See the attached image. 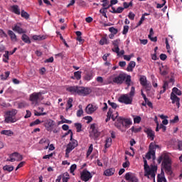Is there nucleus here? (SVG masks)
<instances>
[{
  "mask_svg": "<svg viewBox=\"0 0 182 182\" xmlns=\"http://www.w3.org/2000/svg\"><path fill=\"white\" fill-rule=\"evenodd\" d=\"M161 166L164 168L166 174L171 176L173 174V171H171V159H170L168 154L164 153L159 156L157 159L158 164H161Z\"/></svg>",
  "mask_w": 182,
  "mask_h": 182,
  "instance_id": "1",
  "label": "nucleus"
},
{
  "mask_svg": "<svg viewBox=\"0 0 182 182\" xmlns=\"http://www.w3.org/2000/svg\"><path fill=\"white\" fill-rule=\"evenodd\" d=\"M144 176L145 177H149L151 176V178H154V180L156 178V171H157V166H149L147 164V160L144 158Z\"/></svg>",
  "mask_w": 182,
  "mask_h": 182,
  "instance_id": "2",
  "label": "nucleus"
},
{
  "mask_svg": "<svg viewBox=\"0 0 182 182\" xmlns=\"http://www.w3.org/2000/svg\"><path fill=\"white\" fill-rule=\"evenodd\" d=\"M112 80L114 83H116L117 85H123V82L125 80V83L129 87L130 86V83H132V76L127 75L126 73H120L114 77Z\"/></svg>",
  "mask_w": 182,
  "mask_h": 182,
  "instance_id": "3",
  "label": "nucleus"
},
{
  "mask_svg": "<svg viewBox=\"0 0 182 182\" xmlns=\"http://www.w3.org/2000/svg\"><path fill=\"white\" fill-rule=\"evenodd\" d=\"M18 114V110L16 109H11L9 111H7L5 113L4 115V122L9 124V123H16V122H18V119L15 117L16 114Z\"/></svg>",
  "mask_w": 182,
  "mask_h": 182,
  "instance_id": "4",
  "label": "nucleus"
},
{
  "mask_svg": "<svg viewBox=\"0 0 182 182\" xmlns=\"http://www.w3.org/2000/svg\"><path fill=\"white\" fill-rule=\"evenodd\" d=\"M132 123V120H130V119H126L122 117H119L114 123V126L117 127V129H122V127H125V129H129Z\"/></svg>",
  "mask_w": 182,
  "mask_h": 182,
  "instance_id": "5",
  "label": "nucleus"
},
{
  "mask_svg": "<svg viewBox=\"0 0 182 182\" xmlns=\"http://www.w3.org/2000/svg\"><path fill=\"white\" fill-rule=\"evenodd\" d=\"M123 6H119L117 9L114 7H112V10L109 11L111 14H122L124 9H127L129 6H133V0H131L129 3L124 1L123 3Z\"/></svg>",
  "mask_w": 182,
  "mask_h": 182,
  "instance_id": "6",
  "label": "nucleus"
},
{
  "mask_svg": "<svg viewBox=\"0 0 182 182\" xmlns=\"http://www.w3.org/2000/svg\"><path fill=\"white\" fill-rule=\"evenodd\" d=\"M29 100L31 102L32 105H38L41 100H43L42 92H33L31 95H30Z\"/></svg>",
  "mask_w": 182,
  "mask_h": 182,
  "instance_id": "7",
  "label": "nucleus"
},
{
  "mask_svg": "<svg viewBox=\"0 0 182 182\" xmlns=\"http://www.w3.org/2000/svg\"><path fill=\"white\" fill-rule=\"evenodd\" d=\"M99 136H100V132H99V130L97 129V124H92L90 125V137L97 139Z\"/></svg>",
  "mask_w": 182,
  "mask_h": 182,
  "instance_id": "8",
  "label": "nucleus"
},
{
  "mask_svg": "<svg viewBox=\"0 0 182 182\" xmlns=\"http://www.w3.org/2000/svg\"><path fill=\"white\" fill-rule=\"evenodd\" d=\"M119 103H124V105H132L133 98L130 97L127 94L121 95L119 97Z\"/></svg>",
  "mask_w": 182,
  "mask_h": 182,
  "instance_id": "9",
  "label": "nucleus"
},
{
  "mask_svg": "<svg viewBox=\"0 0 182 182\" xmlns=\"http://www.w3.org/2000/svg\"><path fill=\"white\" fill-rule=\"evenodd\" d=\"M92 177H93L92 173L86 169H84L80 173V178L82 181L87 182L90 178H92Z\"/></svg>",
  "mask_w": 182,
  "mask_h": 182,
  "instance_id": "10",
  "label": "nucleus"
},
{
  "mask_svg": "<svg viewBox=\"0 0 182 182\" xmlns=\"http://www.w3.org/2000/svg\"><path fill=\"white\" fill-rule=\"evenodd\" d=\"M92 93V89L87 87H78L79 96H87Z\"/></svg>",
  "mask_w": 182,
  "mask_h": 182,
  "instance_id": "11",
  "label": "nucleus"
},
{
  "mask_svg": "<svg viewBox=\"0 0 182 182\" xmlns=\"http://www.w3.org/2000/svg\"><path fill=\"white\" fill-rule=\"evenodd\" d=\"M156 147H159V145H153V143H151L149 145V151L146 154V159L147 160H150L151 159V156H154V152L156 151Z\"/></svg>",
  "mask_w": 182,
  "mask_h": 182,
  "instance_id": "12",
  "label": "nucleus"
},
{
  "mask_svg": "<svg viewBox=\"0 0 182 182\" xmlns=\"http://www.w3.org/2000/svg\"><path fill=\"white\" fill-rule=\"evenodd\" d=\"M12 31H14V32H16V33H18L19 35L26 33V30L22 28V24H21V23L15 24L14 26L12 27Z\"/></svg>",
  "mask_w": 182,
  "mask_h": 182,
  "instance_id": "13",
  "label": "nucleus"
},
{
  "mask_svg": "<svg viewBox=\"0 0 182 182\" xmlns=\"http://www.w3.org/2000/svg\"><path fill=\"white\" fill-rule=\"evenodd\" d=\"M70 141L67 145V149L72 151L73 150L75 149V147H77L79 144L77 143V141L76 139H74L73 138H72V135H71V137L70 138Z\"/></svg>",
  "mask_w": 182,
  "mask_h": 182,
  "instance_id": "14",
  "label": "nucleus"
},
{
  "mask_svg": "<svg viewBox=\"0 0 182 182\" xmlns=\"http://www.w3.org/2000/svg\"><path fill=\"white\" fill-rule=\"evenodd\" d=\"M124 178L127 182H139L137 177L130 172L125 174Z\"/></svg>",
  "mask_w": 182,
  "mask_h": 182,
  "instance_id": "15",
  "label": "nucleus"
},
{
  "mask_svg": "<svg viewBox=\"0 0 182 182\" xmlns=\"http://www.w3.org/2000/svg\"><path fill=\"white\" fill-rule=\"evenodd\" d=\"M112 45L114 46V48L112 49V52H114L117 53V55H119V50H120V48H119V46L120 45V39H116L112 41Z\"/></svg>",
  "mask_w": 182,
  "mask_h": 182,
  "instance_id": "16",
  "label": "nucleus"
},
{
  "mask_svg": "<svg viewBox=\"0 0 182 182\" xmlns=\"http://www.w3.org/2000/svg\"><path fill=\"white\" fill-rule=\"evenodd\" d=\"M171 100H172V104L176 103L177 107H180V97H177L173 92L171 93Z\"/></svg>",
  "mask_w": 182,
  "mask_h": 182,
  "instance_id": "17",
  "label": "nucleus"
},
{
  "mask_svg": "<svg viewBox=\"0 0 182 182\" xmlns=\"http://www.w3.org/2000/svg\"><path fill=\"white\" fill-rule=\"evenodd\" d=\"M97 110V107L93 105H88L85 108V112L87 114H92V113H95Z\"/></svg>",
  "mask_w": 182,
  "mask_h": 182,
  "instance_id": "18",
  "label": "nucleus"
},
{
  "mask_svg": "<svg viewBox=\"0 0 182 182\" xmlns=\"http://www.w3.org/2000/svg\"><path fill=\"white\" fill-rule=\"evenodd\" d=\"M144 133L147 134V136L151 139V140H154V131L150 128H145L144 129Z\"/></svg>",
  "mask_w": 182,
  "mask_h": 182,
  "instance_id": "19",
  "label": "nucleus"
},
{
  "mask_svg": "<svg viewBox=\"0 0 182 182\" xmlns=\"http://www.w3.org/2000/svg\"><path fill=\"white\" fill-rule=\"evenodd\" d=\"M66 90L68 92H70V93H71L72 95H75V93L78 95L79 86H70V87H67Z\"/></svg>",
  "mask_w": 182,
  "mask_h": 182,
  "instance_id": "20",
  "label": "nucleus"
},
{
  "mask_svg": "<svg viewBox=\"0 0 182 182\" xmlns=\"http://www.w3.org/2000/svg\"><path fill=\"white\" fill-rule=\"evenodd\" d=\"M115 172L116 169H114V168H109L104 171L103 175L105 176L106 177H110L113 176V174H114Z\"/></svg>",
  "mask_w": 182,
  "mask_h": 182,
  "instance_id": "21",
  "label": "nucleus"
},
{
  "mask_svg": "<svg viewBox=\"0 0 182 182\" xmlns=\"http://www.w3.org/2000/svg\"><path fill=\"white\" fill-rule=\"evenodd\" d=\"M159 72L161 76H166L168 74V68L167 65H161L159 67Z\"/></svg>",
  "mask_w": 182,
  "mask_h": 182,
  "instance_id": "22",
  "label": "nucleus"
},
{
  "mask_svg": "<svg viewBox=\"0 0 182 182\" xmlns=\"http://www.w3.org/2000/svg\"><path fill=\"white\" fill-rule=\"evenodd\" d=\"M139 82L144 87H150V84L147 83V77H146V76H141L139 79Z\"/></svg>",
  "mask_w": 182,
  "mask_h": 182,
  "instance_id": "23",
  "label": "nucleus"
},
{
  "mask_svg": "<svg viewBox=\"0 0 182 182\" xmlns=\"http://www.w3.org/2000/svg\"><path fill=\"white\" fill-rule=\"evenodd\" d=\"M7 33L10 36V39L12 42H18V38L16 34L12 31V30H8Z\"/></svg>",
  "mask_w": 182,
  "mask_h": 182,
  "instance_id": "24",
  "label": "nucleus"
},
{
  "mask_svg": "<svg viewBox=\"0 0 182 182\" xmlns=\"http://www.w3.org/2000/svg\"><path fill=\"white\" fill-rule=\"evenodd\" d=\"M11 12L16 14V15H21V9H19V6L14 5L11 6Z\"/></svg>",
  "mask_w": 182,
  "mask_h": 182,
  "instance_id": "25",
  "label": "nucleus"
},
{
  "mask_svg": "<svg viewBox=\"0 0 182 182\" xmlns=\"http://www.w3.org/2000/svg\"><path fill=\"white\" fill-rule=\"evenodd\" d=\"M109 43H110V42L107 40V35L102 36L100 41V45H101V46H103V45H109Z\"/></svg>",
  "mask_w": 182,
  "mask_h": 182,
  "instance_id": "26",
  "label": "nucleus"
},
{
  "mask_svg": "<svg viewBox=\"0 0 182 182\" xmlns=\"http://www.w3.org/2000/svg\"><path fill=\"white\" fill-rule=\"evenodd\" d=\"M135 67H136V62L134 61L129 62L127 68V72H133V69H134Z\"/></svg>",
  "mask_w": 182,
  "mask_h": 182,
  "instance_id": "27",
  "label": "nucleus"
},
{
  "mask_svg": "<svg viewBox=\"0 0 182 182\" xmlns=\"http://www.w3.org/2000/svg\"><path fill=\"white\" fill-rule=\"evenodd\" d=\"M12 156L15 157V159L16 160V161H22V160H23V156L18 152L13 153Z\"/></svg>",
  "mask_w": 182,
  "mask_h": 182,
  "instance_id": "28",
  "label": "nucleus"
},
{
  "mask_svg": "<svg viewBox=\"0 0 182 182\" xmlns=\"http://www.w3.org/2000/svg\"><path fill=\"white\" fill-rule=\"evenodd\" d=\"M53 126H55V122H53V120L48 121L46 124V127H47L48 132H50V130H52V127H53Z\"/></svg>",
  "mask_w": 182,
  "mask_h": 182,
  "instance_id": "29",
  "label": "nucleus"
},
{
  "mask_svg": "<svg viewBox=\"0 0 182 182\" xmlns=\"http://www.w3.org/2000/svg\"><path fill=\"white\" fill-rule=\"evenodd\" d=\"M21 40L25 43H31V39L29 38V36L28 35L23 33L21 36Z\"/></svg>",
  "mask_w": 182,
  "mask_h": 182,
  "instance_id": "30",
  "label": "nucleus"
},
{
  "mask_svg": "<svg viewBox=\"0 0 182 182\" xmlns=\"http://www.w3.org/2000/svg\"><path fill=\"white\" fill-rule=\"evenodd\" d=\"M73 102V98H69L67 102L66 110H69V109H72V107H73V104H72Z\"/></svg>",
  "mask_w": 182,
  "mask_h": 182,
  "instance_id": "31",
  "label": "nucleus"
},
{
  "mask_svg": "<svg viewBox=\"0 0 182 182\" xmlns=\"http://www.w3.org/2000/svg\"><path fill=\"white\" fill-rule=\"evenodd\" d=\"M167 87H168V82L164 81V85L162 86L163 90L160 91V94L163 95V93H164L166 92Z\"/></svg>",
  "mask_w": 182,
  "mask_h": 182,
  "instance_id": "32",
  "label": "nucleus"
},
{
  "mask_svg": "<svg viewBox=\"0 0 182 182\" xmlns=\"http://www.w3.org/2000/svg\"><path fill=\"white\" fill-rule=\"evenodd\" d=\"M9 75H11V73L9 71H6L5 74H1L0 75L1 80H6L8 77H9Z\"/></svg>",
  "mask_w": 182,
  "mask_h": 182,
  "instance_id": "33",
  "label": "nucleus"
},
{
  "mask_svg": "<svg viewBox=\"0 0 182 182\" xmlns=\"http://www.w3.org/2000/svg\"><path fill=\"white\" fill-rule=\"evenodd\" d=\"M4 58H3V62H4V63H8V60H9V51L8 50L5 51Z\"/></svg>",
  "mask_w": 182,
  "mask_h": 182,
  "instance_id": "34",
  "label": "nucleus"
},
{
  "mask_svg": "<svg viewBox=\"0 0 182 182\" xmlns=\"http://www.w3.org/2000/svg\"><path fill=\"white\" fill-rule=\"evenodd\" d=\"M112 146V138L109 137L106 139L105 147V149H109Z\"/></svg>",
  "mask_w": 182,
  "mask_h": 182,
  "instance_id": "35",
  "label": "nucleus"
},
{
  "mask_svg": "<svg viewBox=\"0 0 182 182\" xmlns=\"http://www.w3.org/2000/svg\"><path fill=\"white\" fill-rule=\"evenodd\" d=\"M3 170H4V171H8L9 173H11V171H14V166L6 165L3 167Z\"/></svg>",
  "mask_w": 182,
  "mask_h": 182,
  "instance_id": "36",
  "label": "nucleus"
},
{
  "mask_svg": "<svg viewBox=\"0 0 182 182\" xmlns=\"http://www.w3.org/2000/svg\"><path fill=\"white\" fill-rule=\"evenodd\" d=\"M74 77H75V79L77 80H80V79H82V71H76L74 73Z\"/></svg>",
  "mask_w": 182,
  "mask_h": 182,
  "instance_id": "37",
  "label": "nucleus"
},
{
  "mask_svg": "<svg viewBox=\"0 0 182 182\" xmlns=\"http://www.w3.org/2000/svg\"><path fill=\"white\" fill-rule=\"evenodd\" d=\"M112 113H113V109L109 108L107 112V119H105L106 123L112 119Z\"/></svg>",
  "mask_w": 182,
  "mask_h": 182,
  "instance_id": "38",
  "label": "nucleus"
},
{
  "mask_svg": "<svg viewBox=\"0 0 182 182\" xmlns=\"http://www.w3.org/2000/svg\"><path fill=\"white\" fill-rule=\"evenodd\" d=\"M85 80H87L89 82V80H92L93 79V73H88L85 75L84 77Z\"/></svg>",
  "mask_w": 182,
  "mask_h": 182,
  "instance_id": "39",
  "label": "nucleus"
},
{
  "mask_svg": "<svg viewBox=\"0 0 182 182\" xmlns=\"http://www.w3.org/2000/svg\"><path fill=\"white\" fill-rule=\"evenodd\" d=\"M32 38L33 39V41H42L43 39H45V38L43 37V36H41V35H34L32 36Z\"/></svg>",
  "mask_w": 182,
  "mask_h": 182,
  "instance_id": "40",
  "label": "nucleus"
},
{
  "mask_svg": "<svg viewBox=\"0 0 182 182\" xmlns=\"http://www.w3.org/2000/svg\"><path fill=\"white\" fill-rule=\"evenodd\" d=\"M1 134H4L5 136H11L14 134V132L11 130H3L1 132Z\"/></svg>",
  "mask_w": 182,
  "mask_h": 182,
  "instance_id": "41",
  "label": "nucleus"
},
{
  "mask_svg": "<svg viewBox=\"0 0 182 182\" xmlns=\"http://www.w3.org/2000/svg\"><path fill=\"white\" fill-rule=\"evenodd\" d=\"M172 93L177 95L178 96H181V90H178L177 87H173L172 89Z\"/></svg>",
  "mask_w": 182,
  "mask_h": 182,
  "instance_id": "42",
  "label": "nucleus"
},
{
  "mask_svg": "<svg viewBox=\"0 0 182 182\" xmlns=\"http://www.w3.org/2000/svg\"><path fill=\"white\" fill-rule=\"evenodd\" d=\"M135 93H136V90H135L134 87H131V90H130V92H129V93L128 95H129L132 99H133V97L134 96Z\"/></svg>",
  "mask_w": 182,
  "mask_h": 182,
  "instance_id": "43",
  "label": "nucleus"
},
{
  "mask_svg": "<svg viewBox=\"0 0 182 182\" xmlns=\"http://www.w3.org/2000/svg\"><path fill=\"white\" fill-rule=\"evenodd\" d=\"M107 103L109 105V106H111L112 109H117V107H119V105H117L116 102H112L110 100H108Z\"/></svg>",
  "mask_w": 182,
  "mask_h": 182,
  "instance_id": "44",
  "label": "nucleus"
},
{
  "mask_svg": "<svg viewBox=\"0 0 182 182\" xmlns=\"http://www.w3.org/2000/svg\"><path fill=\"white\" fill-rule=\"evenodd\" d=\"M75 128L77 129V133H80L82 132V124L80 123H75Z\"/></svg>",
  "mask_w": 182,
  "mask_h": 182,
  "instance_id": "45",
  "label": "nucleus"
},
{
  "mask_svg": "<svg viewBox=\"0 0 182 182\" xmlns=\"http://www.w3.org/2000/svg\"><path fill=\"white\" fill-rule=\"evenodd\" d=\"M21 14V17L25 18V19L29 18V14L26 11H25V10H22L21 14Z\"/></svg>",
  "mask_w": 182,
  "mask_h": 182,
  "instance_id": "46",
  "label": "nucleus"
},
{
  "mask_svg": "<svg viewBox=\"0 0 182 182\" xmlns=\"http://www.w3.org/2000/svg\"><path fill=\"white\" fill-rule=\"evenodd\" d=\"M118 117H119V112H117L114 113V114H113V112L111 113V119H112V120L113 122H114L116 119H117Z\"/></svg>",
  "mask_w": 182,
  "mask_h": 182,
  "instance_id": "47",
  "label": "nucleus"
},
{
  "mask_svg": "<svg viewBox=\"0 0 182 182\" xmlns=\"http://www.w3.org/2000/svg\"><path fill=\"white\" fill-rule=\"evenodd\" d=\"M109 31L111 32V33H112L113 35H117V32H119V31L117 30V28H115L114 27H110L109 28Z\"/></svg>",
  "mask_w": 182,
  "mask_h": 182,
  "instance_id": "48",
  "label": "nucleus"
},
{
  "mask_svg": "<svg viewBox=\"0 0 182 182\" xmlns=\"http://www.w3.org/2000/svg\"><path fill=\"white\" fill-rule=\"evenodd\" d=\"M92 151H93V144H90L87 151V157H89L90 154H92Z\"/></svg>",
  "mask_w": 182,
  "mask_h": 182,
  "instance_id": "49",
  "label": "nucleus"
},
{
  "mask_svg": "<svg viewBox=\"0 0 182 182\" xmlns=\"http://www.w3.org/2000/svg\"><path fill=\"white\" fill-rule=\"evenodd\" d=\"M41 143H47L48 146H45L44 149L45 150H48V147H49V144L50 143V141H49V139H41Z\"/></svg>",
  "mask_w": 182,
  "mask_h": 182,
  "instance_id": "50",
  "label": "nucleus"
},
{
  "mask_svg": "<svg viewBox=\"0 0 182 182\" xmlns=\"http://www.w3.org/2000/svg\"><path fill=\"white\" fill-rule=\"evenodd\" d=\"M37 124H41V120L38 119H36L34 122L30 124V127H33V126H36Z\"/></svg>",
  "mask_w": 182,
  "mask_h": 182,
  "instance_id": "51",
  "label": "nucleus"
},
{
  "mask_svg": "<svg viewBox=\"0 0 182 182\" xmlns=\"http://www.w3.org/2000/svg\"><path fill=\"white\" fill-rule=\"evenodd\" d=\"M141 127H139V128H136L134 127H132L131 128V131L133 132V133H139V132H141Z\"/></svg>",
  "mask_w": 182,
  "mask_h": 182,
  "instance_id": "52",
  "label": "nucleus"
},
{
  "mask_svg": "<svg viewBox=\"0 0 182 182\" xmlns=\"http://www.w3.org/2000/svg\"><path fill=\"white\" fill-rule=\"evenodd\" d=\"M161 181V182H167V179H166V178L163 177V176H160V175H158L157 177V182Z\"/></svg>",
  "mask_w": 182,
  "mask_h": 182,
  "instance_id": "53",
  "label": "nucleus"
},
{
  "mask_svg": "<svg viewBox=\"0 0 182 182\" xmlns=\"http://www.w3.org/2000/svg\"><path fill=\"white\" fill-rule=\"evenodd\" d=\"M77 167V166H76V164L71 165V166L70 168V171L72 174H73V173H75V170H76Z\"/></svg>",
  "mask_w": 182,
  "mask_h": 182,
  "instance_id": "54",
  "label": "nucleus"
},
{
  "mask_svg": "<svg viewBox=\"0 0 182 182\" xmlns=\"http://www.w3.org/2000/svg\"><path fill=\"white\" fill-rule=\"evenodd\" d=\"M0 36L1 38H8V34H6L4 30L0 29Z\"/></svg>",
  "mask_w": 182,
  "mask_h": 182,
  "instance_id": "55",
  "label": "nucleus"
},
{
  "mask_svg": "<svg viewBox=\"0 0 182 182\" xmlns=\"http://www.w3.org/2000/svg\"><path fill=\"white\" fill-rule=\"evenodd\" d=\"M140 122H141V117L139 116H136L135 118H134V123H137L139 124V123H140Z\"/></svg>",
  "mask_w": 182,
  "mask_h": 182,
  "instance_id": "56",
  "label": "nucleus"
},
{
  "mask_svg": "<svg viewBox=\"0 0 182 182\" xmlns=\"http://www.w3.org/2000/svg\"><path fill=\"white\" fill-rule=\"evenodd\" d=\"M146 19V17H144V16H141L140 21H139V23H137L136 26H141V24L143 23V22H144V20Z\"/></svg>",
  "mask_w": 182,
  "mask_h": 182,
  "instance_id": "57",
  "label": "nucleus"
},
{
  "mask_svg": "<svg viewBox=\"0 0 182 182\" xmlns=\"http://www.w3.org/2000/svg\"><path fill=\"white\" fill-rule=\"evenodd\" d=\"M134 16H136V14H134L133 12L129 13L128 17L129 19H131V21H134Z\"/></svg>",
  "mask_w": 182,
  "mask_h": 182,
  "instance_id": "58",
  "label": "nucleus"
},
{
  "mask_svg": "<svg viewBox=\"0 0 182 182\" xmlns=\"http://www.w3.org/2000/svg\"><path fill=\"white\" fill-rule=\"evenodd\" d=\"M129 32V26H124L122 31L123 35H126Z\"/></svg>",
  "mask_w": 182,
  "mask_h": 182,
  "instance_id": "59",
  "label": "nucleus"
},
{
  "mask_svg": "<svg viewBox=\"0 0 182 182\" xmlns=\"http://www.w3.org/2000/svg\"><path fill=\"white\" fill-rule=\"evenodd\" d=\"M34 115L35 116H46V112H38L37 111H35Z\"/></svg>",
  "mask_w": 182,
  "mask_h": 182,
  "instance_id": "60",
  "label": "nucleus"
},
{
  "mask_svg": "<svg viewBox=\"0 0 182 182\" xmlns=\"http://www.w3.org/2000/svg\"><path fill=\"white\" fill-rule=\"evenodd\" d=\"M82 114H83V109H80L77 111V117H81Z\"/></svg>",
  "mask_w": 182,
  "mask_h": 182,
  "instance_id": "61",
  "label": "nucleus"
},
{
  "mask_svg": "<svg viewBox=\"0 0 182 182\" xmlns=\"http://www.w3.org/2000/svg\"><path fill=\"white\" fill-rule=\"evenodd\" d=\"M10 159H7L6 161H11V163H14V161H16V159L14 158V156H12V154L10 155Z\"/></svg>",
  "mask_w": 182,
  "mask_h": 182,
  "instance_id": "62",
  "label": "nucleus"
},
{
  "mask_svg": "<svg viewBox=\"0 0 182 182\" xmlns=\"http://www.w3.org/2000/svg\"><path fill=\"white\" fill-rule=\"evenodd\" d=\"M159 58H160L161 60H166V59H167V55L166 54L161 53L159 55Z\"/></svg>",
  "mask_w": 182,
  "mask_h": 182,
  "instance_id": "63",
  "label": "nucleus"
},
{
  "mask_svg": "<svg viewBox=\"0 0 182 182\" xmlns=\"http://www.w3.org/2000/svg\"><path fill=\"white\" fill-rule=\"evenodd\" d=\"M178 150H180V151L182 150V141H178Z\"/></svg>",
  "mask_w": 182,
  "mask_h": 182,
  "instance_id": "64",
  "label": "nucleus"
}]
</instances>
